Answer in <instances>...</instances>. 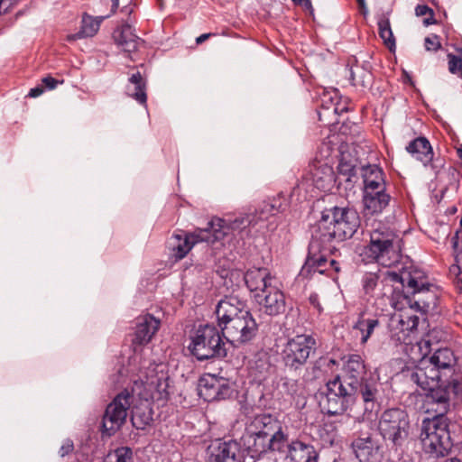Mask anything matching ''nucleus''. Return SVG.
<instances>
[{
  "label": "nucleus",
  "mask_w": 462,
  "mask_h": 462,
  "mask_svg": "<svg viewBox=\"0 0 462 462\" xmlns=\"http://www.w3.org/2000/svg\"><path fill=\"white\" fill-rule=\"evenodd\" d=\"M411 379L425 392L424 405L440 406V411H448L452 397L462 393V380L451 374L448 381L440 380L439 371L424 358L411 373Z\"/></svg>",
  "instance_id": "obj_1"
},
{
  "label": "nucleus",
  "mask_w": 462,
  "mask_h": 462,
  "mask_svg": "<svg viewBox=\"0 0 462 462\" xmlns=\"http://www.w3.org/2000/svg\"><path fill=\"white\" fill-rule=\"evenodd\" d=\"M218 326L224 337L236 346L250 341L256 334L257 324L246 310L245 303L236 297L221 300L216 309Z\"/></svg>",
  "instance_id": "obj_2"
},
{
  "label": "nucleus",
  "mask_w": 462,
  "mask_h": 462,
  "mask_svg": "<svg viewBox=\"0 0 462 462\" xmlns=\"http://www.w3.org/2000/svg\"><path fill=\"white\" fill-rule=\"evenodd\" d=\"M359 226L360 217L355 209L340 207L326 208L312 235L311 248L318 246V242H344L351 238Z\"/></svg>",
  "instance_id": "obj_3"
},
{
  "label": "nucleus",
  "mask_w": 462,
  "mask_h": 462,
  "mask_svg": "<svg viewBox=\"0 0 462 462\" xmlns=\"http://www.w3.org/2000/svg\"><path fill=\"white\" fill-rule=\"evenodd\" d=\"M360 256L365 263H377L392 267L401 259V239L391 228L377 223L370 233L369 244L362 249Z\"/></svg>",
  "instance_id": "obj_4"
},
{
  "label": "nucleus",
  "mask_w": 462,
  "mask_h": 462,
  "mask_svg": "<svg viewBox=\"0 0 462 462\" xmlns=\"http://www.w3.org/2000/svg\"><path fill=\"white\" fill-rule=\"evenodd\" d=\"M245 219H235L232 223H227L220 217H212L208 223L206 228H197L191 233L174 234L172 239V251L178 259L184 258L192 247L201 242L215 244L224 239L230 230H236L243 225Z\"/></svg>",
  "instance_id": "obj_5"
},
{
  "label": "nucleus",
  "mask_w": 462,
  "mask_h": 462,
  "mask_svg": "<svg viewBox=\"0 0 462 462\" xmlns=\"http://www.w3.org/2000/svg\"><path fill=\"white\" fill-rule=\"evenodd\" d=\"M427 412L434 411L436 415L422 420L420 441L423 450L432 457L448 455L452 447L449 420L446 416L448 411H441L440 406L427 407Z\"/></svg>",
  "instance_id": "obj_6"
},
{
  "label": "nucleus",
  "mask_w": 462,
  "mask_h": 462,
  "mask_svg": "<svg viewBox=\"0 0 462 462\" xmlns=\"http://www.w3.org/2000/svg\"><path fill=\"white\" fill-rule=\"evenodd\" d=\"M409 415L403 409L390 408L383 411L378 422V430L385 441L398 448L403 445L410 433Z\"/></svg>",
  "instance_id": "obj_7"
},
{
  "label": "nucleus",
  "mask_w": 462,
  "mask_h": 462,
  "mask_svg": "<svg viewBox=\"0 0 462 462\" xmlns=\"http://www.w3.org/2000/svg\"><path fill=\"white\" fill-rule=\"evenodd\" d=\"M143 393V383L135 381L132 389V394L126 390L117 394L113 402L106 407L103 416V432L107 436L115 434L124 424L127 417L132 399L136 395L142 397Z\"/></svg>",
  "instance_id": "obj_8"
},
{
  "label": "nucleus",
  "mask_w": 462,
  "mask_h": 462,
  "mask_svg": "<svg viewBox=\"0 0 462 462\" xmlns=\"http://www.w3.org/2000/svg\"><path fill=\"white\" fill-rule=\"evenodd\" d=\"M219 330L213 325L199 326L191 337L189 346L190 353L198 360H207L215 356H225L226 350Z\"/></svg>",
  "instance_id": "obj_9"
},
{
  "label": "nucleus",
  "mask_w": 462,
  "mask_h": 462,
  "mask_svg": "<svg viewBox=\"0 0 462 462\" xmlns=\"http://www.w3.org/2000/svg\"><path fill=\"white\" fill-rule=\"evenodd\" d=\"M326 390L320 407L322 411L328 415L344 414L356 400V393L349 391L346 384L340 383L339 374L326 383Z\"/></svg>",
  "instance_id": "obj_10"
},
{
  "label": "nucleus",
  "mask_w": 462,
  "mask_h": 462,
  "mask_svg": "<svg viewBox=\"0 0 462 462\" xmlns=\"http://www.w3.org/2000/svg\"><path fill=\"white\" fill-rule=\"evenodd\" d=\"M316 348V340L311 335H297L288 340L282 350V359L287 367L298 370L303 366L311 352Z\"/></svg>",
  "instance_id": "obj_11"
},
{
  "label": "nucleus",
  "mask_w": 462,
  "mask_h": 462,
  "mask_svg": "<svg viewBox=\"0 0 462 462\" xmlns=\"http://www.w3.org/2000/svg\"><path fill=\"white\" fill-rule=\"evenodd\" d=\"M170 375L166 364L161 362L151 365L146 372V395L161 405L170 398Z\"/></svg>",
  "instance_id": "obj_12"
},
{
  "label": "nucleus",
  "mask_w": 462,
  "mask_h": 462,
  "mask_svg": "<svg viewBox=\"0 0 462 462\" xmlns=\"http://www.w3.org/2000/svg\"><path fill=\"white\" fill-rule=\"evenodd\" d=\"M233 394V385L226 378L211 374H205L199 378V395L208 402L226 400Z\"/></svg>",
  "instance_id": "obj_13"
},
{
  "label": "nucleus",
  "mask_w": 462,
  "mask_h": 462,
  "mask_svg": "<svg viewBox=\"0 0 462 462\" xmlns=\"http://www.w3.org/2000/svg\"><path fill=\"white\" fill-rule=\"evenodd\" d=\"M419 317L404 311L393 317L390 325L391 338L396 344L411 345L417 336Z\"/></svg>",
  "instance_id": "obj_14"
},
{
  "label": "nucleus",
  "mask_w": 462,
  "mask_h": 462,
  "mask_svg": "<svg viewBox=\"0 0 462 462\" xmlns=\"http://www.w3.org/2000/svg\"><path fill=\"white\" fill-rule=\"evenodd\" d=\"M271 416L260 415L254 418L253 426L259 429L248 435L246 448L251 457L260 459L269 453V424Z\"/></svg>",
  "instance_id": "obj_15"
},
{
  "label": "nucleus",
  "mask_w": 462,
  "mask_h": 462,
  "mask_svg": "<svg viewBox=\"0 0 462 462\" xmlns=\"http://www.w3.org/2000/svg\"><path fill=\"white\" fill-rule=\"evenodd\" d=\"M369 377L365 360L360 355L350 354L345 356L340 383L346 384L349 391L356 393V387Z\"/></svg>",
  "instance_id": "obj_16"
},
{
  "label": "nucleus",
  "mask_w": 462,
  "mask_h": 462,
  "mask_svg": "<svg viewBox=\"0 0 462 462\" xmlns=\"http://www.w3.org/2000/svg\"><path fill=\"white\" fill-rule=\"evenodd\" d=\"M387 273L393 281L401 282L409 294L416 293L430 284L426 273L412 265L403 268L400 273L390 272Z\"/></svg>",
  "instance_id": "obj_17"
},
{
  "label": "nucleus",
  "mask_w": 462,
  "mask_h": 462,
  "mask_svg": "<svg viewBox=\"0 0 462 462\" xmlns=\"http://www.w3.org/2000/svg\"><path fill=\"white\" fill-rule=\"evenodd\" d=\"M352 448L360 462H379L382 458L380 445L370 435L356 439L352 442Z\"/></svg>",
  "instance_id": "obj_18"
},
{
  "label": "nucleus",
  "mask_w": 462,
  "mask_h": 462,
  "mask_svg": "<svg viewBox=\"0 0 462 462\" xmlns=\"http://www.w3.org/2000/svg\"><path fill=\"white\" fill-rule=\"evenodd\" d=\"M241 446L235 439L219 442L209 451L206 462H241Z\"/></svg>",
  "instance_id": "obj_19"
},
{
  "label": "nucleus",
  "mask_w": 462,
  "mask_h": 462,
  "mask_svg": "<svg viewBox=\"0 0 462 462\" xmlns=\"http://www.w3.org/2000/svg\"><path fill=\"white\" fill-rule=\"evenodd\" d=\"M335 249V246L330 245L328 243H321L318 242V246H315L313 249L311 248V243L310 244V250L305 264L302 267L303 273H324L328 271V263L329 261L325 257L323 254L320 255H317L315 254L316 250H319V253L322 252H332Z\"/></svg>",
  "instance_id": "obj_20"
},
{
  "label": "nucleus",
  "mask_w": 462,
  "mask_h": 462,
  "mask_svg": "<svg viewBox=\"0 0 462 462\" xmlns=\"http://www.w3.org/2000/svg\"><path fill=\"white\" fill-rule=\"evenodd\" d=\"M318 457L319 455L312 445L298 439L290 442L285 456L287 462H318Z\"/></svg>",
  "instance_id": "obj_21"
},
{
  "label": "nucleus",
  "mask_w": 462,
  "mask_h": 462,
  "mask_svg": "<svg viewBox=\"0 0 462 462\" xmlns=\"http://www.w3.org/2000/svg\"><path fill=\"white\" fill-rule=\"evenodd\" d=\"M245 282L251 291L265 292L273 286V277L267 268H252L244 275Z\"/></svg>",
  "instance_id": "obj_22"
},
{
  "label": "nucleus",
  "mask_w": 462,
  "mask_h": 462,
  "mask_svg": "<svg viewBox=\"0 0 462 462\" xmlns=\"http://www.w3.org/2000/svg\"><path fill=\"white\" fill-rule=\"evenodd\" d=\"M359 292L366 301L379 296L383 292V281L379 272H365L360 278Z\"/></svg>",
  "instance_id": "obj_23"
},
{
  "label": "nucleus",
  "mask_w": 462,
  "mask_h": 462,
  "mask_svg": "<svg viewBox=\"0 0 462 462\" xmlns=\"http://www.w3.org/2000/svg\"><path fill=\"white\" fill-rule=\"evenodd\" d=\"M406 151L417 161L420 162L423 166H431L434 152L430 143L426 137L420 136L412 140L406 146Z\"/></svg>",
  "instance_id": "obj_24"
},
{
  "label": "nucleus",
  "mask_w": 462,
  "mask_h": 462,
  "mask_svg": "<svg viewBox=\"0 0 462 462\" xmlns=\"http://www.w3.org/2000/svg\"><path fill=\"white\" fill-rule=\"evenodd\" d=\"M391 201V196L386 192V188L364 191L363 203L368 214L382 213Z\"/></svg>",
  "instance_id": "obj_25"
},
{
  "label": "nucleus",
  "mask_w": 462,
  "mask_h": 462,
  "mask_svg": "<svg viewBox=\"0 0 462 462\" xmlns=\"http://www.w3.org/2000/svg\"><path fill=\"white\" fill-rule=\"evenodd\" d=\"M380 327L379 317L366 310L362 311L353 325V329L360 334V343L365 345L376 328Z\"/></svg>",
  "instance_id": "obj_26"
},
{
  "label": "nucleus",
  "mask_w": 462,
  "mask_h": 462,
  "mask_svg": "<svg viewBox=\"0 0 462 462\" xmlns=\"http://www.w3.org/2000/svg\"><path fill=\"white\" fill-rule=\"evenodd\" d=\"M378 383L369 377L356 387V395L359 394L364 403L365 412L372 413L378 406Z\"/></svg>",
  "instance_id": "obj_27"
},
{
  "label": "nucleus",
  "mask_w": 462,
  "mask_h": 462,
  "mask_svg": "<svg viewBox=\"0 0 462 462\" xmlns=\"http://www.w3.org/2000/svg\"><path fill=\"white\" fill-rule=\"evenodd\" d=\"M434 285L430 284L419 290L416 293H411L413 297V302L411 303V308H415L421 313H427L430 310H434L438 305V295L433 290Z\"/></svg>",
  "instance_id": "obj_28"
},
{
  "label": "nucleus",
  "mask_w": 462,
  "mask_h": 462,
  "mask_svg": "<svg viewBox=\"0 0 462 462\" xmlns=\"http://www.w3.org/2000/svg\"><path fill=\"white\" fill-rule=\"evenodd\" d=\"M263 293L264 298L262 305L266 314L276 316L285 311V296L281 290L271 286Z\"/></svg>",
  "instance_id": "obj_29"
},
{
  "label": "nucleus",
  "mask_w": 462,
  "mask_h": 462,
  "mask_svg": "<svg viewBox=\"0 0 462 462\" xmlns=\"http://www.w3.org/2000/svg\"><path fill=\"white\" fill-rule=\"evenodd\" d=\"M363 191L385 189L386 181L384 172L376 164H369L362 167Z\"/></svg>",
  "instance_id": "obj_30"
},
{
  "label": "nucleus",
  "mask_w": 462,
  "mask_h": 462,
  "mask_svg": "<svg viewBox=\"0 0 462 462\" xmlns=\"http://www.w3.org/2000/svg\"><path fill=\"white\" fill-rule=\"evenodd\" d=\"M113 40L116 46L125 52H134L137 49L138 38L132 26L125 24L118 26L113 32Z\"/></svg>",
  "instance_id": "obj_31"
},
{
  "label": "nucleus",
  "mask_w": 462,
  "mask_h": 462,
  "mask_svg": "<svg viewBox=\"0 0 462 462\" xmlns=\"http://www.w3.org/2000/svg\"><path fill=\"white\" fill-rule=\"evenodd\" d=\"M427 361L436 366L439 372L441 370L454 371L457 363L453 351L447 347L438 349Z\"/></svg>",
  "instance_id": "obj_32"
},
{
  "label": "nucleus",
  "mask_w": 462,
  "mask_h": 462,
  "mask_svg": "<svg viewBox=\"0 0 462 462\" xmlns=\"http://www.w3.org/2000/svg\"><path fill=\"white\" fill-rule=\"evenodd\" d=\"M288 435L282 430L281 426L274 430L271 423L269 424V452L286 453L288 450Z\"/></svg>",
  "instance_id": "obj_33"
},
{
  "label": "nucleus",
  "mask_w": 462,
  "mask_h": 462,
  "mask_svg": "<svg viewBox=\"0 0 462 462\" xmlns=\"http://www.w3.org/2000/svg\"><path fill=\"white\" fill-rule=\"evenodd\" d=\"M106 17H108V15L94 18L90 15L85 14L82 18L80 31L76 34L69 36V39L76 40L79 38L93 37L99 30L101 22Z\"/></svg>",
  "instance_id": "obj_34"
},
{
  "label": "nucleus",
  "mask_w": 462,
  "mask_h": 462,
  "mask_svg": "<svg viewBox=\"0 0 462 462\" xmlns=\"http://www.w3.org/2000/svg\"><path fill=\"white\" fill-rule=\"evenodd\" d=\"M126 94L141 105L144 104V81L139 71L131 74L126 87Z\"/></svg>",
  "instance_id": "obj_35"
},
{
  "label": "nucleus",
  "mask_w": 462,
  "mask_h": 462,
  "mask_svg": "<svg viewBox=\"0 0 462 462\" xmlns=\"http://www.w3.org/2000/svg\"><path fill=\"white\" fill-rule=\"evenodd\" d=\"M349 80L353 86L366 88L372 82V74L365 68L355 65L349 68Z\"/></svg>",
  "instance_id": "obj_36"
},
{
  "label": "nucleus",
  "mask_w": 462,
  "mask_h": 462,
  "mask_svg": "<svg viewBox=\"0 0 462 462\" xmlns=\"http://www.w3.org/2000/svg\"><path fill=\"white\" fill-rule=\"evenodd\" d=\"M338 177L346 181H352V178L356 175V160L347 159V156L342 152L339 163L337 165Z\"/></svg>",
  "instance_id": "obj_37"
},
{
  "label": "nucleus",
  "mask_w": 462,
  "mask_h": 462,
  "mask_svg": "<svg viewBox=\"0 0 462 462\" xmlns=\"http://www.w3.org/2000/svg\"><path fill=\"white\" fill-rule=\"evenodd\" d=\"M379 35L385 43V45L392 50L395 47V39L391 28L390 21L388 18H381L378 21Z\"/></svg>",
  "instance_id": "obj_38"
},
{
  "label": "nucleus",
  "mask_w": 462,
  "mask_h": 462,
  "mask_svg": "<svg viewBox=\"0 0 462 462\" xmlns=\"http://www.w3.org/2000/svg\"><path fill=\"white\" fill-rule=\"evenodd\" d=\"M415 14L417 16L428 15V17L423 20V23L426 26L435 24L437 23L434 18V11L426 5H418L415 8Z\"/></svg>",
  "instance_id": "obj_39"
},
{
  "label": "nucleus",
  "mask_w": 462,
  "mask_h": 462,
  "mask_svg": "<svg viewBox=\"0 0 462 462\" xmlns=\"http://www.w3.org/2000/svg\"><path fill=\"white\" fill-rule=\"evenodd\" d=\"M144 340V328L142 322L137 325V330L134 333V338L132 339L134 351L135 353H142L143 350Z\"/></svg>",
  "instance_id": "obj_40"
},
{
  "label": "nucleus",
  "mask_w": 462,
  "mask_h": 462,
  "mask_svg": "<svg viewBox=\"0 0 462 462\" xmlns=\"http://www.w3.org/2000/svg\"><path fill=\"white\" fill-rule=\"evenodd\" d=\"M131 459V451L129 448H122L117 449L115 454L107 456L106 462H129Z\"/></svg>",
  "instance_id": "obj_41"
},
{
  "label": "nucleus",
  "mask_w": 462,
  "mask_h": 462,
  "mask_svg": "<svg viewBox=\"0 0 462 462\" xmlns=\"http://www.w3.org/2000/svg\"><path fill=\"white\" fill-rule=\"evenodd\" d=\"M146 337L151 338L160 328L161 319L159 318H155L154 316L146 313Z\"/></svg>",
  "instance_id": "obj_42"
},
{
  "label": "nucleus",
  "mask_w": 462,
  "mask_h": 462,
  "mask_svg": "<svg viewBox=\"0 0 462 462\" xmlns=\"http://www.w3.org/2000/svg\"><path fill=\"white\" fill-rule=\"evenodd\" d=\"M449 274L453 277L456 287L462 291V268L459 265H451Z\"/></svg>",
  "instance_id": "obj_43"
},
{
  "label": "nucleus",
  "mask_w": 462,
  "mask_h": 462,
  "mask_svg": "<svg viewBox=\"0 0 462 462\" xmlns=\"http://www.w3.org/2000/svg\"><path fill=\"white\" fill-rule=\"evenodd\" d=\"M448 70L455 74L462 69V58H459L452 53L448 55Z\"/></svg>",
  "instance_id": "obj_44"
},
{
  "label": "nucleus",
  "mask_w": 462,
  "mask_h": 462,
  "mask_svg": "<svg viewBox=\"0 0 462 462\" xmlns=\"http://www.w3.org/2000/svg\"><path fill=\"white\" fill-rule=\"evenodd\" d=\"M424 45L427 51H436L441 48L439 37L436 34L426 37L424 40Z\"/></svg>",
  "instance_id": "obj_45"
},
{
  "label": "nucleus",
  "mask_w": 462,
  "mask_h": 462,
  "mask_svg": "<svg viewBox=\"0 0 462 462\" xmlns=\"http://www.w3.org/2000/svg\"><path fill=\"white\" fill-rule=\"evenodd\" d=\"M131 420L133 426L136 429H144V420H143V415L139 412L138 408H134L132 410Z\"/></svg>",
  "instance_id": "obj_46"
},
{
  "label": "nucleus",
  "mask_w": 462,
  "mask_h": 462,
  "mask_svg": "<svg viewBox=\"0 0 462 462\" xmlns=\"http://www.w3.org/2000/svg\"><path fill=\"white\" fill-rule=\"evenodd\" d=\"M309 300H310V304L317 310L318 313L321 314L323 312V308L319 302L318 294H316V293L310 294Z\"/></svg>",
  "instance_id": "obj_47"
},
{
  "label": "nucleus",
  "mask_w": 462,
  "mask_h": 462,
  "mask_svg": "<svg viewBox=\"0 0 462 462\" xmlns=\"http://www.w3.org/2000/svg\"><path fill=\"white\" fill-rule=\"evenodd\" d=\"M42 81L44 84V86L49 89L55 88L58 84V81L51 77H45L42 79Z\"/></svg>",
  "instance_id": "obj_48"
},
{
  "label": "nucleus",
  "mask_w": 462,
  "mask_h": 462,
  "mask_svg": "<svg viewBox=\"0 0 462 462\" xmlns=\"http://www.w3.org/2000/svg\"><path fill=\"white\" fill-rule=\"evenodd\" d=\"M324 173H325V180H324V181L331 183L332 180H334V172H333L332 168L326 165L324 167Z\"/></svg>",
  "instance_id": "obj_49"
},
{
  "label": "nucleus",
  "mask_w": 462,
  "mask_h": 462,
  "mask_svg": "<svg viewBox=\"0 0 462 462\" xmlns=\"http://www.w3.org/2000/svg\"><path fill=\"white\" fill-rule=\"evenodd\" d=\"M73 449V444L69 441L66 442L62 447L60 448V453L63 457L69 452H71Z\"/></svg>",
  "instance_id": "obj_50"
},
{
  "label": "nucleus",
  "mask_w": 462,
  "mask_h": 462,
  "mask_svg": "<svg viewBox=\"0 0 462 462\" xmlns=\"http://www.w3.org/2000/svg\"><path fill=\"white\" fill-rule=\"evenodd\" d=\"M13 5V0H0V14L7 11Z\"/></svg>",
  "instance_id": "obj_51"
},
{
  "label": "nucleus",
  "mask_w": 462,
  "mask_h": 462,
  "mask_svg": "<svg viewBox=\"0 0 462 462\" xmlns=\"http://www.w3.org/2000/svg\"><path fill=\"white\" fill-rule=\"evenodd\" d=\"M44 89L42 87H36L33 88H31L28 96L31 97H38L43 93Z\"/></svg>",
  "instance_id": "obj_52"
},
{
  "label": "nucleus",
  "mask_w": 462,
  "mask_h": 462,
  "mask_svg": "<svg viewBox=\"0 0 462 462\" xmlns=\"http://www.w3.org/2000/svg\"><path fill=\"white\" fill-rule=\"evenodd\" d=\"M329 269H332L334 270L337 273H338L340 272V263L339 262L334 260V259H331L329 260V263H328V270Z\"/></svg>",
  "instance_id": "obj_53"
},
{
  "label": "nucleus",
  "mask_w": 462,
  "mask_h": 462,
  "mask_svg": "<svg viewBox=\"0 0 462 462\" xmlns=\"http://www.w3.org/2000/svg\"><path fill=\"white\" fill-rule=\"evenodd\" d=\"M216 35L215 33H203L201 35H199V37L196 38V43L197 44H201L203 43L205 41H207L208 39H209L211 36H214Z\"/></svg>",
  "instance_id": "obj_54"
},
{
  "label": "nucleus",
  "mask_w": 462,
  "mask_h": 462,
  "mask_svg": "<svg viewBox=\"0 0 462 462\" xmlns=\"http://www.w3.org/2000/svg\"><path fill=\"white\" fill-rule=\"evenodd\" d=\"M255 366H260L262 368L260 371L261 374L263 372L267 373L268 369L270 368V365L267 362H263L262 360L255 362Z\"/></svg>",
  "instance_id": "obj_55"
},
{
  "label": "nucleus",
  "mask_w": 462,
  "mask_h": 462,
  "mask_svg": "<svg viewBox=\"0 0 462 462\" xmlns=\"http://www.w3.org/2000/svg\"><path fill=\"white\" fill-rule=\"evenodd\" d=\"M356 2L358 4V6H359V9H360L361 13L364 15H366L367 13H368V8H367L365 0H356Z\"/></svg>",
  "instance_id": "obj_56"
},
{
  "label": "nucleus",
  "mask_w": 462,
  "mask_h": 462,
  "mask_svg": "<svg viewBox=\"0 0 462 462\" xmlns=\"http://www.w3.org/2000/svg\"><path fill=\"white\" fill-rule=\"evenodd\" d=\"M453 265H459L462 268V251L456 254L455 263Z\"/></svg>",
  "instance_id": "obj_57"
},
{
  "label": "nucleus",
  "mask_w": 462,
  "mask_h": 462,
  "mask_svg": "<svg viewBox=\"0 0 462 462\" xmlns=\"http://www.w3.org/2000/svg\"><path fill=\"white\" fill-rule=\"evenodd\" d=\"M320 362H322L324 365H327L328 366H329L330 365H337V361L333 358H321Z\"/></svg>",
  "instance_id": "obj_58"
},
{
  "label": "nucleus",
  "mask_w": 462,
  "mask_h": 462,
  "mask_svg": "<svg viewBox=\"0 0 462 462\" xmlns=\"http://www.w3.org/2000/svg\"><path fill=\"white\" fill-rule=\"evenodd\" d=\"M263 210L268 211V212H272V214L273 215L274 214L273 211L276 210V209H275V208H274V206L273 204L267 203V204H264Z\"/></svg>",
  "instance_id": "obj_59"
},
{
  "label": "nucleus",
  "mask_w": 462,
  "mask_h": 462,
  "mask_svg": "<svg viewBox=\"0 0 462 462\" xmlns=\"http://www.w3.org/2000/svg\"><path fill=\"white\" fill-rule=\"evenodd\" d=\"M452 241H453V247L456 249L457 247V244H458V242H457V235H456V236L453 237Z\"/></svg>",
  "instance_id": "obj_60"
},
{
  "label": "nucleus",
  "mask_w": 462,
  "mask_h": 462,
  "mask_svg": "<svg viewBox=\"0 0 462 462\" xmlns=\"http://www.w3.org/2000/svg\"><path fill=\"white\" fill-rule=\"evenodd\" d=\"M346 110H347L346 108H341V109L339 110V108H338L337 106H336V107L334 108V112H335L336 114H337V113H342V112L346 111Z\"/></svg>",
  "instance_id": "obj_61"
},
{
  "label": "nucleus",
  "mask_w": 462,
  "mask_h": 462,
  "mask_svg": "<svg viewBox=\"0 0 462 462\" xmlns=\"http://www.w3.org/2000/svg\"><path fill=\"white\" fill-rule=\"evenodd\" d=\"M292 1L295 2V3L300 4V5H302L303 2H306V4H310V0H292Z\"/></svg>",
  "instance_id": "obj_62"
},
{
  "label": "nucleus",
  "mask_w": 462,
  "mask_h": 462,
  "mask_svg": "<svg viewBox=\"0 0 462 462\" xmlns=\"http://www.w3.org/2000/svg\"><path fill=\"white\" fill-rule=\"evenodd\" d=\"M421 344H422V342H420V343L419 344V347H420V349L422 348ZM423 344L425 345V346H426L427 348L430 346V341H424V342H423Z\"/></svg>",
  "instance_id": "obj_63"
},
{
  "label": "nucleus",
  "mask_w": 462,
  "mask_h": 462,
  "mask_svg": "<svg viewBox=\"0 0 462 462\" xmlns=\"http://www.w3.org/2000/svg\"><path fill=\"white\" fill-rule=\"evenodd\" d=\"M449 462H462L461 459L457 458V457H452L450 458Z\"/></svg>",
  "instance_id": "obj_64"
}]
</instances>
